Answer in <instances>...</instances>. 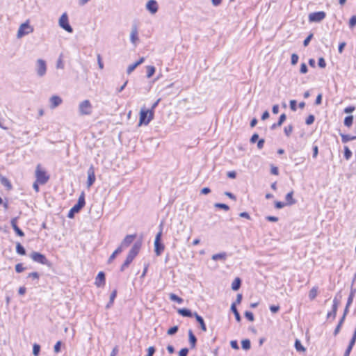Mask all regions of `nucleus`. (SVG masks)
<instances>
[{
	"label": "nucleus",
	"mask_w": 356,
	"mask_h": 356,
	"mask_svg": "<svg viewBox=\"0 0 356 356\" xmlns=\"http://www.w3.org/2000/svg\"><path fill=\"white\" fill-rule=\"evenodd\" d=\"M245 318L250 322H252L254 321V316L252 312L246 311L245 312Z\"/></svg>",
	"instance_id": "e433bc0d"
},
{
	"label": "nucleus",
	"mask_w": 356,
	"mask_h": 356,
	"mask_svg": "<svg viewBox=\"0 0 356 356\" xmlns=\"http://www.w3.org/2000/svg\"><path fill=\"white\" fill-rule=\"evenodd\" d=\"M231 309L232 311L233 312L234 316H235V318H236V320L238 321V322H240L241 321V316L236 307V304L235 303H233L231 306Z\"/></svg>",
	"instance_id": "c85d7f7f"
},
{
	"label": "nucleus",
	"mask_w": 356,
	"mask_h": 356,
	"mask_svg": "<svg viewBox=\"0 0 356 356\" xmlns=\"http://www.w3.org/2000/svg\"><path fill=\"white\" fill-rule=\"evenodd\" d=\"M177 330H178V327L173 326V327H170V329H168L167 333L169 335H172V334H175L177 332Z\"/></svg>",
	"instance_id": "c03bdc74"
},
{
	"label": "nucleus",
	"mask_w": 356,
	"mask_h": 356,
	"mask_svg": "<svg viewBox=\"0 0 356 356\" xmlns=\"http://www.w3.org/2000/svg\"><path fill=\"white\" fill-rule=\"evenodd\" d=\"M284 131L287 136H289L293 131V126L289 125L284 127Z\"/></svg>",
	"instance_id": "ea45409f"
},
{
	"label": "nucleus",
	"mask_w": 356,
	"mask_h": 356,
	"mask_svg": "<svg viewBox=\"0 0 356 356\" xmlns=\"http://www.w3.org/2000/svg\"><path fill=\"white\" fill-rule=\"evenodd\" d=\"M16 252L20 255L26 254L24 248L19 243H17L16 245Z\"/></svg>",
	"instance_id": "2f4dec72"
},
{
	"label": "nucleus",
	"mask_w": 356,
	"mask_h": 356,
	"mask_svg": "<svg viewBox=\"0 0 356 356\" xmlns=\"http://www.w3.org/2000/svg\"><path fill=\"white\" fill-rule=\"evenodd\" d=\"M355 110V107L354 106H350L344 108L343 111L346 113H351Z\"/></svg>",
	"instance_id": "5fc2aeb1"
},
{
	"label": "nucleus",
	"mask_w": 356,
	"mask_h": 356,
	"mask_svg": "<svg viewBox=\"0 0 356 356\" xmlns=\"http://www.w3.org/2000/svg\"><path fill=\"white\" fill-rule=\"evenodd\" d=\"M352 156V152L349 149L348 147H344V157L346 160H349Z\"/></svg>",
	"instance_id": "c9c22d12"
},
{
	"label": "nucleus",
	"mask_w": 356,
	"mask_h": 356,
	"mask_svg": "<svg viewBox=\"0 0 356 356\" xmlns=\"http://www.w3.org/2000/svg\"><path fill=\"white\" fill-rule=\"evenodd\" d=\"M356 25V15H353L350 17L349 20V26L351 28H353Z\"/></svg>",
	"instance_id": "37998d69"
},
{
	"label": "nucleus",
	"mask_w": 356,
	"mask_h": 356,
	"mask_svg": "<svg viewBox=\"0 0 356 356\" xmlns=\"http://www.w3.org/2000/svg\"><path fill=\"white\" fill-rule=\"evenodd\" d=\"M24 269L25 268L22 264H17L15 265V270L18 273L23 272Z\"/></svg>",
	"instance_id": "49530a36"
},
{
	"label": "nucleus",
	"mask_w": 356,
	"mask_h": 356,
	"mask_svg": "<svg viewBox=\"0 0 356 356\" xmlns=\"http://www.w3.org/2000/svg\"><path fill=\"white\" fill-rule=\"evenodd\" d=\"M162 236V229L157 233L154 241V251L157 256L160 255L164 250V245L161 242Z\"/></svg>",
	"instance_id": "423d86ee"
},
{
	"label": "nucleus",
	"mask_w": 356,
	"mask_h": 356,
	"mask_svg": "<svg viewBox=\"0 0 356 356\" xmlns=\"http://www.w3.org/2000/svg\"><path fill=\"white\" fill-rule=\"evenodd\" d=\"M61 341H58L54 345V349L56 353H58L60 351Z\"/></svg>",
	"instance_id": "09e8293b"
},
{
	"label": "nucleus",
	"mask_w": 356,
	"mask_h": 356,
	"mask_svg": "<svg viewBox=\"0 0 356 356\" xmlns=\"http://www.w3.org/2000/svg\"><path fill=\"white\" fill-rule=\"evenodd\" d=\"M194 316L195 317L197 321L200 323V327H201L202 330L203 332H206L207 331V327H206V325L204 323V321L202 317L200 316V315H198L197 313L194 314Z\"/></svg>",
	"instance_id": "4be33fe9"
},
{
	"label": "nucleus",
	"mask_w": 356,
	"mask_h": 356,
	"mask_svg": "<svg viewBox=\"0 0 356 356\" xmlns=\"http://www.w3.org/2000/svg\"><path fill=\"white\" fill-rule=\"evenodd\" d=\"M211 258L213 261L225 260L227 258V254L225 252L215 254L212 255Z\"/></svg>",
	"instance_id": "b1692460"
},
{
	"label": "nucleus",
	"mask_w": 356,
	"mask_h": 356,
	"mask_svg": "<svg viewBox=\"0 0 356 356\" xmlns=\"http://www.w3.org/2000/svg\"><path fill=\"white\" fill-rule=\"evenodd\" d=\"M155 348L154 346H150L147 348V354L146 356H153L155 353Z\"/></svg>",
	"instance_id": "864d4df0"
},
{
	"label": "nucleus",
	"mask_w": 356,
	"mask_h": 356,
	"mask_svg": "<svg viewBox=\"0 0 356 356\" xmlns=\"http://www.w3.org/2000/svg\"><path fill=\"white\" fill-rule=\"evenodd\" d=\"M258 138H259V135L257 134H254L250 138V143H256V141L258 140Z\"/></svg>",
	"instance_id": "774afa93"
},
{
	"label": "nucleus",
	"mask_w": 356,
	"mask_h": 356,
	"mask_svg": "<svg viewBox=\"0 0 356 356\" xmlns=\"http://www.w3.org/2000/svg\"><path fill=\"white\" fill-rule=\"evenodd\" d=\"M216 207H218V208L222 209H224L225 211H227L229 209L228 205H227L225 204H222V203H218V204H216Z\"/></svg>",
	"instance_id": "6e6d98bb"
},
{
	"label": "nucleus",
	"mask_w": 356,
	"mask_h": 356,
	"mask_svg": "<svg viewBox=\"0 0 356 356\" xmlns=\"http://www.w3.org/2000/svg\"><path fill=\"white\" fill-rule=\"evenodd\" d=\"M130 40L131 42L134 44H136V42L138 40V32L136 26H134L132 29L131 35H130Z\"/></svg>",
	"instance_id": "a211bd4d"
},
{
	"label": "nucleus",
	"mask_w": 356,
	"mask_h": 356,
	"mask_svg": "<svg viewBox=\"0 0 356 356\" xmlns=\"http://www.w3.org/2000/svg\"><path fill=\"white\" fill-rule=\"evenodd\" d=\"M325 17L326 13L324 11H318L310 13L308 19L310 22H319L324 19Z\"/></svg>",
	"instance_id": "6e6552de"
},
{
	"label": "nucleus",
	"mask_w": 356,
	"mask_h": 356,
	"mask_svg": "<svg viewBox=\"0 0 356 356\" xmlns=\"http://www.w3.org/2000/svg\"><path fill=\"white\" fill-rule=\"evenodd\" d=\"M318 66H319L320 67H322V68L325 67V66H326V63H325V60H324V58H320L318 59Z\"/></svg>",
	"instance_id": "0e129e2a"
},
{
	"label": "nucleus",
	"mask_w": 356,
	"mask_h": 356,
	"mask_svg": "<svg viewBox=\"0 0 356 356\" xmlns=\"http://www.w3.org/2000/svg\"><path fill=\"white\" fill-rule=\"evenodd\" d=\"M35 178L40 184H45L49 179V175L40 164H38L35 172Z\"/></svg>",
	"instance_id": "7ed1b4c3"
},
{
	"label": "nucleus",
	"mask_w": 356,
	"mask_h": 356,
	"mask_svg": "<svg viewBox=\"0 0 356 356\" xmlns=\"http://www.w3.org/2000/svg\"><path fill=\"white\" fill-rule=\"evenodd\" d=\"M141 248V243H136L130 251L129 252L125 261L122 264L120 267V270L124 271L126 268L129 267L130 264L133 261V260L135 259V257L138 255V254L140 252Z\"/></svg>",
	"instance_id": "f257e3e1"
},
{
	"label": "nucleus",
	"mask_w": 356,
	"mask_h": 356,
	"mask_svg": "<svg viewBox=\"0 0 356 356\" xmlns=\"http://www.w3.org/2000/svg\"><path fill=\"white\" fill-rule=\"evenodd\" d=\"M337 307H338V302L334 299L333 300V305H332V312L334 314V316H336Z\"/></svg>",
	"instance_id": "603ef678"
},
{
	"label": "nucleus",
	"mask_w": 356,
	"mask_h": 356,
	"mask_svg": "<svg viewBox=\"0 0 356 356\" xmlns=\"http://www.w3.org/2000/svg\"><path fill=\"white\" fill-rule=\"evenodd\" d=\"M0 182L6 188L8 191L12 190L13 185L8 178L3 176H0Z\"/></svg>",
	"instance_id": "aec40b11"
},
{
	"label": "nucleus",
	"mask_w": 356,
	"mask_h": 356,
	"mask_svg": "<svg viewBox=\"0 0 356 356\" xmlns=\"http://www.w3.org/2000/svg\"><path fill=\"white\" fill-rule=\"evenodd\" d=\"M242 348L244 350H249L250 348V341L248 339H244L241 341Z\"/></svg>",
	"instance_id": "f704fd0d"
},
{
	"label": "nucleus",
	"mask_w": 356,
	"mask_h": 356,
	"mask_svg": "<svg viewBox=\"0 0 356 356\" xmlns=\"http://www.w3.org/2000/svg\"><path fill=\"white\" fill-rule=\"evenodd\" d=\"M79 112L83 115H89L92 113V106L88 99L81 102L79 106Z\"/></svg>",
	"instance_id": "39448f33"
},
{
	"label": "nucleus",
	"mask_w": 356,
	"mask_h": 356,
	"mask_svg": "<svg viewBox=\"0 0 356 356\" xmlns=\"http://www.w3.org/2000/svg\"><path fill=\"white\" fill-rule=\"evenodd\" d=\"M31 258L35 262L43 264V265H49V262L46 257L38 252H33L31 254Z\"/></svg>",
	"instance_id": "1a4fd4ad"
},
{
	"label": "nucleus",
	"mask_w": 356,
	"mask_h": 356,
	"mask_svg": "<svg viewBox=\"0 0 356 356\" xmlns=\"http://www.w3.org/2000/svg\"><path fill=\"white\" fill-rule=\"evenodd\" d=\"M354 138L355 137L350 136V135H341V140L343 143H347L353 140Z\"/></svg>",
	"instance_id": "58836bf2"
},
{
	"label": "nucleus",
	"mask_w": 356,
	"mask_h": 356,
	"mask_svg": "<svg viewBox=\"0 0 356 356\" xmlns=\"http://www.w3.org/2000/svg\"><path fill=\"white\" fill-rule=\"evenodd\" d=\"M40 350V346L38 344H34L33 346V353L35 356H38Z\"/></svg>",
	"instance_id": "4c0bfd02"
},
{
	"label": "nucleus",
	"mask_w": 356,
	"mask_h": 356,
	"mask_svg": "<svg viewBox=\"0 0 356 356\" xmlns=\"http://www.w3.org/2000/svg\"><path fill=\"white\" fill-rule=\"evenodd\" d=\"M312 37H313V33H310L306 38V39L303 42V44H304L305 47H307L309 44V43L310 40H312Z\"/></svg>",
	"instance_id": "4d7b16f0"
},
{
	"label": "nucleus",
	"mask_w": 356,
	"mask_h": 356,
	"mask_svg": "<svg viewBox=\"0 0 356 356\" xmlns=\"http://www.w3.org/2000/svg\"><path fill=\"white\" fill-rule=\"evenodd\" d=\"M353 123V115H348L346 116L344 119L343 124L346 127L350 128Z\"/></svg>",
	"instance_id": "bb28decb"
},
{
	"label": "nucleus",
	"mask_w": 356,
	"mask_h": 356,
	"mask_svg": "<svg viewBox=\"0 0 356 356\" xmlns=\"http://www.w3.org/2000/svg\"><path fill=\"white\" fill-rule=\"evenodd\" d=\"M170 299L172 301H175L179 304H181L183 302V299L179 296H177L175 293L170 294Z\"/></svg>",
	"instance_id": "473e14b6"
},
{
	"label": "nucleus",
	"mask_w": 356,
	"mask_h": 356,
	"mask_svg": "<svg viewBox=\"0 0 356 356\" xmlns=\"http://www.w3.org/2000/svg\"><path fill=\"white\" fill-rule=\"evenodd\" d=\"M62 99L57 95H54L50 98L51 108H55L62 103Z\"/></svg>",
	"instance_id": "dca6fc26"
},
{
	"label": "nucleus",
	"mask_w": 356,
	"mask_h": 356,
	"mask_svg": "<svg viewBox=\"0 0 356 356\" xmlns=\"http://www.w3.org/2000/svg\"><path fill=\"white\" fill-rule=\"evenodd\" d=\"M28 277L33 280H38L39 279V274L37 272H32L28 275Z\"/></svg>",
	"instance_id": "8fccbe9b"
},
{
	"label": "nucleus",
	"mask_w": 356,
	"mask_h": 356,
	"mask_svg": "<svg viewBox=\"0 0 356 356\" xmlns=\"http://www.w3.org/2000/svg\"><path fill=\"white\" fill-rule=\"evenodd\" d=\"M116 296H117V290L116 289H114L112 293H111V296H110V300H109V302L108 304L107 305L106 307H109L110 306H111L113 302H114V300L116 298Z\"/></svg>",
	"instance_id": "7c9ffc66"
},
{
	"label": "nucleus",
	"mask_w": 356,
	"mask_h": 356,
	"mask_svg": "<svg viewBox=\"0 0 356 356\" xmlns=\"http://www.w3.org/2000/svg\"><path fill=\"white\" fill-rule=\"evenodd\" d=\"M285 206H288L286 202H282L280 201H277L275 202V207L276 209H282Z\"/></svg>",
	"instance_id": "79ce46f5"
},
{
	"label": "nucleus",
	"mask_w": 356,
	"mask_h": 356,
	"mask_svg": "<svg viewBox=\"0 0 356 356\" xmlns=\"http://www.w3.org/2000/svg\"><path fill=\"white\" fill-rule=\"evenodd\" d=\"M298 56L296 54L291 55V64L296 65L298 61Z\"/></svg>",
	"instance_id": "3c124183"
},
{
	"label": "nucleus",
	"mask_w": 356,
	"mask_h": 356,
	"mask_svg": "<svg viewBox=\"0 0 356 356\" xmlns=\"http://www.w3.org/2000/svg\"><path fill=\"white\" fill-rule=\"evenodd\" d=\"M96 180L95 168L91 165L88 170L87 188H89Z\"/></svg>",
	"instance_id": "9b49d317"
},
{
	"label": "nucleus",
	"mask_w": 356,
	"mask_h": 356,
	"mask_svg": "<svg viewBox=\"0 0 356 356\" xmlns=\"http://www.w3.org/2000/svg\"><path fill=\"white\" fill-rule=\"evenodd\" d=\"M346 43L345 42H341L339 44V48H338V50H339V52L340 54H341L343 51V49L344 47H346Z\"/></svg>",
	"instance_id": "338daca9"
},
{
	"label": "nucleus",
	"mask_w": 356,
	"mask_h": 356,
	"mask_svg": "<svg viewBox=\"0 0 356 356\" xmlns=\"http://www.w3.org/2000/svg\"><path fill=\"white\" fill-rule=\"evenodd\" d=\"M314 121V117L312 115H310L306 119V124L307 125L312 124Z\"/></svg>",
	"instance_id": "bf43d9fd"
},
{
	"label": "nucleus",
	"mask_w": 356,
	"mask_h": 356,
	"mask_svg": "<svg viewBox=\"0 0 356 356\" xmlns=\"http://www.w3.org/2000/svg\"><path fill=\"white\" fill-rule=\"evenodd\" d=\"M138 67V65H136V63L130 65L128 67H127V74H131L135 69L136 67Z\"/></svg>",
	"instance_id": "a18cd8bd"
},
{
	"label": "nucleus",
	"mask_w": 356,
	"mask_h": 356,
	"mask_svg": "<svg viewBox=\"0 0 356 356\" xmlns=\"http://www.w3.org/2000/svg\"><path fill=\"white\" fill-rule=\"evenodd\" d=\"M106 284V278H105V274L104 272L100 271L98 273L95 281V284L97 287H103L105 286Z\"/></svg>",
	"instance_id": "f8f14e48"
},
{
	"label": "nucleus",
	"mask_w": 356,
	"mask_h": 356,
	"mask_svg": "<svg viewBox=\"0 0 356 356\" xmlns=\"http://www.w3.org/2000/svg\"><path fill=\"white\" fill-rule=\"evenodd\" d=\"M37 63H38V69H37L38 74L40 76L44 75L46 73V70H47V66H46L45 61L42 59H39V60H38Z\"/></svg>",
	"instance_id": "4468645a"
},
{
	"label": "nucleus",
	"mask_w": 356,
	"mask_h": 356,
	"mask_svg": "<svg viewBox=\"0 0 356 356\" xmlns=\"http://www.w3.org/2000/svg\"><path fill=\"white\" fill-rule=\"evenodd\" d=\"M188 337H189V342L191 343V348H193L195 347L196 345V337L193 334V332L191 330H189L188 332Z\"/></svg>",
	"instance_id": "393cba45"
},
{
	"label": "nucleus",
	"mask_w": 356,
	"mask_h": 356,
	"mask_svg": "<svg viewBox=\"0 0 356 356\" xmlns=\"http://www.w3.org/2000/svg\"><path fill=\"white\" fill-rule=\"evenodd\" d=\"M85 204V193L82 192L79 197L77 203L72 207V212H79Z\"/></svg>",
	"instance_id": "9d476101"
},
{
	"label": "nucleus",
	"mask_w": 356,
	"mask_h": 356,
	"mask_svg": "<svg viewBox=\"0 0 356 356\" xmlns=\"http://www.w3.org/2000/svg\"><path fill=\"white\" fill-rule=\"evenodd\" d=\"M177 312L180 315H181L183 316L192 317L194 316V314H193L192 312L189 309H186V308L179 309Z\"/></svg>",
	"instance_id": "5701e85b"
},
{
	"label": "nucleus",
	"mask_w": 356,
	"mask_h": 356,
	"mask_svg": "<svg viewBox=\"0 0 356 356\" xmlns=\"http://www.w3.org/2000/svg\"><path fill=\"white\" fill-rule=\"evenodd\" d=\"M318 154V147L317 145L313 146V158L316 159Z\"/></svg>",
	"instance_id": "680f3d73"
},
{
	"label": "nucleus",
	"mask_w": 356,
	"mask_h": 356,
	"mask_svg": "<svg viewBox=\"0 0 356 356\" xmlns=\"http://www.w3.org/2000/svg\"><path fill=\"white\" fill-rule=\"evenodd\" d=\"M136 234H129L127 235L122 241V245H124L128 247L136 238Z\"/></svg>",
	"instance_id": "f3484780"
},
{
	"label": "nucleus",
	"mask_w": 356,
	"mask_h": 356,
	"mask_svg": "<svg viewBox=\"0 0 356 356\" xmlns=\"http://www.w3.org/2000/svg\"><path fill=\"white\" fill-rule=\"evenodd\" d=\"M307 65L305 63H302L301 65H300V72L302 73V74H305L307 72Z\"/></svg>",
	"instance_id": "052dcab7"
},
{
	"label": "nucleus",
	"mask_w": 356,
	"mask_h": 356,
	"mask_svg": "<svg viewBox=\"0 0 356 356\" xmlns=\"http://www.w3.org/2000/svg\"><path fill=\"white\" fill-rule=\"evenodd\" d=\"M280 306L279 305H271L270 306V310L273 313H277L280 310Z\"/></svg>",
	"instance_id": "69168bd1"
},
{
	"label": "nucleus",
	"mask_w": 356,
	"mask_h": 356,
	"mask_svg": "<svg viewBox=\"0 0 356 356\" xmlns=\"http://www.w3.org/2000/svg\"><path fill=\"white\" fill-rule=\"evenodd\" d=\"M59 25L68 33H72L73 31L72 28L69 24L68 16L65 13L60 16L59 19Z\"/></svg>",
	"instance_id": "0eeeda50"
},
{
	"label": "nucleus",
	"mask_w": 356,
	"mask_h": 356,
	"mask_svg": "<svg viewBox=\"0 0 356 356\" xmlns=\"http://www.w3.org/2000/svg\"><path fill=\"white\" fill-rule=\"evenodd\" d=\"M11 225H12V227L13 229H14V231L15 232V233L19 236H24V233L22 232V230H21L19 227L17 226V218H14L11 220Z\"/></svg>",
	"instance_id": "2eb2a0df"
},
{
	"label": "nucleus",
	"mask_w": 356,
	"mask_h": 356,
	"mask_svg": "<svg viewBox=\"0 0 356 356\" xmlns=\"http://www.w3.org/2000/svg\"><path fill=\"white\" fill-rule=\"evenodd\" d=\"M318 294V287L316 286H313L309 291L308 297L310 300H314L316 299Z\"/></svg>",
	"instance_id": "6ab92c4d"
},
{
	"label": "nucleus",
	"mask_w": 356,
	"mask_h": 356,
	"mask_svg": "<svg viewBox=\"0 0 356 356\" xmlns=\"http://www.w3.org/2000/svg\"><path fill=\"white\" fill-rule=\"evenodd\" d=\"M295 348L298 352H305L306 348L302 345L301 342L296 339L295 341Z\"/></svg>",
	"instance_id": "c756f323"
},
{
	"label": "nucleus",
	"mask_w": 356,
	"mask_h": 356,
	"mask_svg": "<svg viewBox=\"0 0 356 356\" xmlns=\"http://www.w3.org/2000/svg\"><path fill=\"white\" fill-rule=\"evenodd\" d=\"M34 28L30 24L29 20H26L24 23L22 24L17 31V38H22L24 35L33 33Z\"/></svg>",
	"instance_id": "20e7f679"
},
{
	"label": "nucleus",
	"mask_w": 356,
	"mask_h": 356,
	"mask_svg": "<svg viewBox=\"0 0 356 356\" xmlns=\"http://www.w3.org/2000/svg\"><path fill=\"white\" fill-rule=\"evenodd\" d=\"M146 8L152 14H155L159 8L158 3L155 0H149L146 4Z\"/></svg>",
	"instance_id": "ddd939ff"
},
{
	"label": "nucleus",
	"mask_w": 356,
	"mask_h": 356,
	"mask_svg": "<svg viewBox=\"0 0 356 356\" xmlns=\"http://www.w3.org/2000/svg\"><path fill=\"white\" fill-rule=\"evenodd\" d=\"M286 116L284 113L282 114L280 116V119L278 120V122H277V125L278 127H280L283 122L286 120Z\"/></svg>",
	"instance_id": "a19ab883"
},
{
	"label": "nucleus",
	"mask_w": 356,
	"mask_h": 356,
	"mask_svg": "<svg viewBox=\"0 0 356 356\" xmlns=\"http://www.w3.org/2000/svg\"><path fill=\"white\" fill-rule=\"evenodd\" d=\"M188 350L186 348H182L179 352V356H187Z\"/></svg>",
	"instance_id": "e2e57ef3"
},
{
	"label": "nucleus",
	"mask_w": 356,
	"mask_h": 356,
	"mask_svg": "<svg viewBox=\"0 0 356 356\" xmlns=\"http://www.w3.org/2000/svg\"><path fill=\"white\" fill-rule=\"evenodd\" d=\"M122 251V245L119 246L110 256L108 259V263H111L113 261L118 254H120Z\"/></svg>",
	"instance_id": "cd10ccee"
},
{
	"label": "nucleus",
	"mask_w": 356,
	"mask_h": 356,
	"mask_svg": "<svg viewBox=\"0 0 356 356\" xmlns=\"http://www.w3.org/2000/svg\"><path fill=\"white\" fill-rule=\"evenodd\" d=\"M286 199V204L288 206L294 204L296 203V200L293 198V191H291V192L288 193L285 197Z\"/></svg>",
	"instance_id": "412c9836"
},
{
	"label": "nucleus",
	"mask_w": 356,
	"mask_h": 356,
	"mask_svg": "<svg viewBox=\"0 0 356 356\" xmlns=\"http://www.w3.org/2000/svg\"><path fill=\"white\" fill-rule=\"evenodd\" d=\"M241 280L239 277H236L232 284V289L237 291L241 286Z\"/></svg>",
	"instance_id": "a878e982"
},
{
	"label": "nucleus",
	"mask_w": 356,
	"mask_h": 356,
	"mask_svg": "<svg viewBox=\"0 0 356 356\" xmlns=\"http://www.w3.org/2000/svg\"><path fill=\"white\" fill-rule=\"evenodd\" d=\"M155 73V67L152 65L147 66V76L148 78L152 77Z\"/></svg>",
	"instance_id": "72a5a7b5"
},
{
	"label": "nucleus",
	"mask_w": 356,
	"mask_h": 356,
	"mask_svg": "<svg viewBox=\"0 0 356 356\" xmlns=\"http://www.w3.org/2000/svg\"><path fill=\"white\" fill-rule=\"evenodd\" d=\"M154 117L153 110L142 108L139 113L138 126L147 125Z\"/></svg>",
	"instance_id": "f03ea898"
},
{
	"label": "nucleus",
	"mask_w": 356,
	"mask_h": 356,
	"mask_svg": "<svg viewBox=\"0 0 356 356\" xmlns=\"http://www.w3.org/2000/svg\"><path fill=\"white\" fill-rule=\"evenodd\" d=\"M97 62L99 69L102 70L104 68V63L102 62V56L100 54L97 55Z\"/></svg>",
	"instance_id": "13d9d810"
},
{
	"label": "nucleus",
	"mask_w": 356,
	"mask_h": 356,
	"mask_svg": "<svg viewBox=\"0 0 356 356\" xmlns=\"http://www.w3.org/2000/svg\"><path fill=\"white\" fill-rule=\"evenodd\" d=\"M270 172L272 175H279L278 168L275 165H271L270 166Z\"/></svg>",
	"instance_id": "de8ad7c7"
}]
</instances>
